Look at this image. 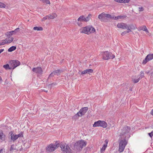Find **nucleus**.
Returning a JSON list of instances; mask_svg holds the SVG:
<instances>
[{
  "label": "nucleus",
  "mask_w": 153,
  "mask_h": 153,
  "mask_svg": "<svg viewBox=\"0 0 153 153\" xmlns=\"http://www.w3.org/2000/svg\"><path fill=\"white\" fill-rule=\"evenodd\" d=\"M113 17H114V18L113 19H114L115 20H117L120 19H124L125 18H126L127 17V16L126 15L123 16L119 15L115 17L114 16H113Z\"/></svg>",
  "instance_id": "412c9836"
},
{
  "label": "nucleus",
  "mask_w": 153,
  "mask_h": 153,
  "mask_svg": "<svg viewBox=\"0 0 153 153\" xmlns=\"http://www.w3.org/2000/svg\"><path fill=\"white\" fill-rule=\"evenodd\" d=\"M8 135L10 137V139L13 142H15L17 139H18L16 134L14 135L13 134V131L10 132Z\"/></svg>",
  "instance_id": "2eb2a0df"
},
{
  "label": "nucleus",
  "mask_w": 153,
  "mask_h": 153,
  "mask_svg": "<svg viewBox=\"0 0 153 153\" xmlns=\"http://www.w3.org/2000/svg\"><path fill=\"white\" fill-rule=\"evenodd\" d=\"M123 0H114L115 1L119 3H123Z\"/></svg>",
  "instance_id": "ea45409f"
},
{
  "label": "nucleus",
  "mask_w": 153,
  "mask_h": 153,
  "mask_svg": "<svg viewBox=\"0 0 153 153\" xmlns=\"http://www.w3.org/2000/svg\"><path fill=\"white\" fill-rule=\"evenodd\" d=\"M149 134L150 137L152 138L153 137V131H152L151 133H149Z\"/></svg>",
  "instance_id": "4c0bfd02"
},
{
  "label": "nucleus",
  "mask_w": 153,
  "mask_h": 153,
  "mask_svg": "<svg viewBox=\"0 0 153 153\" xmlns=\"http://www.w3.org/2000/svg\"><path fill=\"white\" fill-rule=\"evenodd\" d=\"M93 127H101L103 128H106L107 126L106 122L104 121L98 120L95 122L93 125Z\"/></svg>",
  "instance_id": "6e6552de"
},
{
  "label": "nucleus",
  "mask_w": 153,
  "mask_h": 153,
  "mask_svg": "<svg viewBox=\"0 0 153 153\" xmlns=\"http://www.w3.org/2000/svg\"><path fill=\"white\" fill-rule=\"evenodd\" d=\"M47 19H48V17L47 16L44 17L42 19V21H45V20H46Z\"/></svg>",
  "instance_id": "e433bc0d"
},
{
  "label": "nucleus",
  "mask_w": 153,
  "mask_h": 153,
  "mask_svg": "<svg viewBox=\"0 0 153 153\" xmlns=\"http://www.w3.org/2000/svg\"><path fill=\"white\" fill-rule=\"evenodd\" d=\"M6 5L4 3L0 2V7L1 8H5Z\"/></svg>",
  "instance_id": "72a5a7b5"
},
{
  "label": "nucleus",
  "mask_w": 153,
  "mask_h": 153,
  "mask_svg": "<svg viewBox=\"0 0 153 153\" xmlns=\"http://www.w3.org/2000/svg\"><path fill=\"white\" fill-rule=\"evenodd\" d=\"M2 42V44L3 45H5L6 44H8L7 39H5V40H2V42Z\"/></svg>",
  "instance_id": "473e14b6"
},
{
  "label": "nucleus",
  "mask_w": 153,
  "mask_h": 153,
  "mask_svg": "<svg viewBox=\"0 0 153 153\" xmlns=\"http://www.w3.org/2000/svg\"><path fill=\"white\" fill-rule=\"evenodd\" d=\"M60 147L64 153H71V150L68 145L65 143H61Z\"/></svg>",
  "instance_id": "423d86ee"
},
{
  "label": "nucleus",
  "mask_w": 153,
  "mask_h": 153,
  "mask_svg": "<svg viewBox=\"0 0 153 153\" xmlns=\"http://www.w3.org/2000/svg\"><path fill=\"white\" fill-rule=\"evenodd\" d=\"M130 0H123V3H128L129 2Z\"/></svg>",
  "instance_id": "58836bf2"
},
{
  "label": "nucleus",
  "mask_w": 153,
  "mask_h": 153,
  "mask_svg": "<svg viewBox=\"0 0 153 153\" xmlns=\"http://www.w3.org/2000/svg\"><path fill=\"white\" fill-rule=\"evenodd\" d=\"M120 139L118 151L120 152H122L123 151L125 146L127 145V142L126 139H121V138H120Z\"/></svg>",
  "instance_id": "0eeeda50"
},
{
  "label": "nucleus",
  "mask_w": 153,
  "mask_h": 153,
  "mask_svg": "<svg viewBox=\"0 0 153 153\" xmlns=\"http://www.w3.org/2000/svg\"><path fill=\"white\" fill-rule=\"evenodd\" d=\"M58 144H51L46 148V150L48 152H51L54 151L59 146Z\"/></svg>",
  "instance_id": "9d476101"
},
{
  "label": "nucleus",
  "mask_w": 153,
  "mask_h": 153,
  "mask_svg": "<svg viewBox=\"0 0 153 153\" xmlns=\"http://www.w3.org/2000/svg\"><path fill=\"white\" fill-rule=\"evenodd\" d=\"M32 71L33 72L40 75H42L43 73L42 69L41 67H39L33 68Z\"/></svg>",
  "instance_id": "f8f14e48"
},
{
  "label": "nucleus",
  "mask_w": 153,
  "mask_h": 153,
  "mask_svg": "<svg viewBox=\"0 0 153 153\" xmlns=\"http://www.w3.org/2000/svg\"><path fill=\"white\" fill-rule=\"evenodd\" d=\"M45 1L47 4H50V1L48 0H45Z\"/></svg>",
  "instance_id": "a18cd8bd"
},
{
  "label": "nucleus",
  "mask_w": 153,
  "mask_h": 153,
  "mask_svg": "<svg viewBox=\"0 0 153 153\" xmlns=\"http://www.w3.org/2000/svg\"><path fill=\"white\" fill-rule=\"evenodd\" d=\"M13 39H14L13 37H11L10 38H9V39L8 40H7V43L9 44L10 43L13 41Z\"/></svg>",
  "instance_id": "c756f323"
},
{
  "label": "nucleus",
  "mask_w": 153,
  "mask_h": 153,
  "mask_svg": "<svg viewBox=\"0 0 153 153\" xmlns=\"http://www.w3.org/2000/svg\"><path fill=\"white\" fill-rule=\"evenodd\" d=\"M48 16V19H53L57 16V15L55 13H52V14H51L49 15Z\"/></svg>",
  "instance_id": "aec40b11"
},
{
  "label": "nucleus",
  "mask_w": 153,
  "mask_h": 153,
  "mask_svg": "<svg viewBox=\"0 0 153 153\" xmlns=\"http://www.w3.org/2000/svg\"><path fill=\"white\" fill-rule=\"evenodd\" d=\"M19 29L20 28H17L14 30L7 32L5 34L6 35L7 37H9L13 35H15L19 31Z\"/></svg>",
  "instance_id": "4468645a"
},
{
  "label": "nucleus",
  "mask_w": 153,
  "mask_h": 153,
  "mask_svg": "<svg viewBox=\"0 0 153 153\" xmlns=\"http://www.w3.org/2000/svg\"><path fill=\"white\" fill-rule=\"evenodd\" d=\"M79 117H77L76 114L74 115L73 117V118L74 119H77Z\"/></svg>",
  "instance_id": "c03bdc74"
},
{
  "label": "nucleus",
  "mask_w": 153,
  "mask_h": 153,
  "mask_svg": "<svg viewBox=\"0 0 153 153\" xmlns=\"http://www.w3.org/2000/svg\"><path fill=\"white\" fill-rule=\"evenodd\" d=\"M15 149V148L14 147V145H12L11 146L10 151V152H12Z\"/></svg>",
  "instance_id": "2f4dec72"
},
{
  "label": "nucleus",
  "mask_w": 153,
  "mask_h": 153,
  "mask_svg": "<svg viewBox=\"0 0 153 153\" xmlns=\"http://www.w3.org/2000/svg\"><path fill=\"white\" fill-rule=\"evenodd\" d=\"M2 82V79L1 76H0V83H1Z\"/></svg>",
  "instance_id": "8fccbe9b"
},
{
  "label": "nucleus",
  "mask_w": 153,
  "mask_h": 153,
  "mask_svg": "<svg viewBox=\"0 0 153 153\" xmlns=\"http://www.w3.org/2000/svg\"><path fill=\"white\" fill-rule=\"evenodd\" d=\"M23 132H22L18 134H16L17 137V138H18L19 137H23Z\"/></svg>",
  "instance_id": "7c9ffc66"
},
{
  "label": "nucleus",
  "mask_w": 153,
  "mask_h": 153,
  "mask_svg": "<svg viewBox=\"0 0 153 153\" xmlns=\"http://www.w3.org/2000/svg\"><path fill=\"white\" fill-rule=\"evenodd\" d=\"M151 114L152 115H153V109H152L151 112Z\"/></svg>",
  "instance_id": "3c124183"
},
{
  "label": "nucleus",
  "mask_w": 153,
  "mask_h": 153,
  "mask_svg": "<svg viewBox=\"0 0 153 153\" xmlns=\"http://www.w3.org/2000/svg\"><path fill=\"white\" fill-rule=\"evenodd\" d=\"M0 139L2 140L4 139V135H3V133L2 130H0Z\"/></svg>",
  "instance_id": "a878e982"
},
{
  "label": "nucleus",
  "mask_w": 153,
  "mask_h": 153,
  "mask_svg": "<svg viewBox=\"0 0 153 153\" xmlns=\"http://www.w3.org/2000/svg\"><path fill=\"white\" fill-rule=\"evenodd\" d=\"M62 72V70L59 69L57 70L53 71V73L55 74V75H59Z\"/></svg>",
  "instance_id": "b1692460"
},
{
  "label": "nucleus",
  "mask_w": 153,
  "mask_h": 153,
  "mask_svg": "<svg viewBox=\"0 0 153 153\" xmlns=\"http://www.w3.org/2000/svg\"><path fill=\"white\" fill-rule=\"evenodd\" d=\"M20 62L17 60H11L10 62V69L13 70L18 66L19 65Z\"/></svg>",
  "instance_id": "1a4fd4ad"
},
{
  "label": "nucleus",
  "mask_w": 153,
  "mask_h": 153,
  "mask_svg": "<svg viewBox=\"0 0 153 153\" xmlns=\"http://www.w3.org/2000/svg\"><path fill=\"white\" fill-rule=\"evenodd\" d=\"M56 85V83H54V82H53V83H51V84H49V85Z\"/></svg>",
  "instance_id": "de8ad7c7"
},
{
  "label": "nucleus",
  "mask_w": 153,
  "mask_h": 153,
  "mask_svg": "<svg viewBox=\"0 0 153 153\" xmlns=\"http://www.w3.org/2000/svg\"><path fill=\"white\" fill-rule=\"evenodd\" d=\"M127 33V32L126 31H125L121 33V34L123 36Z\"/></svg>",
  "instance_id": "79ce46f5"
},
{
  "label": "nucleus",
  "mask_w": 153,
  "mask_h": 153,
  "mask_svg": "<svg viewBox=\"0 0 153 153\" xmlns=\"http://www.w3.org/2000/svg\"><path fill=\"white\" fill-rule=\"evenodd\" d=\"M55 75V74L53 73V72H52L49 75V76L48 77V79L49 78H50L51 77H52L53 76Z\"/></svg>",
  "instance_id": "f704fd0d"
},
{
  "label": "nucleus",
  "mask_w": 153,
  "mask_h": 153,
  "mask_svg": "<svg viewBox=\"0 0 153 153\" xmlns=\"http://www.w3.org/2000/svg\"><path fill=\"white\" fill-rule=\"evenodd\" d=\"M153 59V54H149L148 55L145 59L143 60V64H146L148 61L152 60Z\"/></svg>",
  "instance_id": "ddd939ff"
},
{
  "label": "nucleus",
  "mask_w": 153,
  "mask_h": 153,
  "mask_svg": "<svg viewBox=\"0 0 153 153\" xmlns=\"http://www.w3.org/2000/svg\"><path fill=\"white\" fill-rule=\"evenodd\" d=\"M4 49H1L0 50V54L4 51Z\"/></svg>",
  "instance_id": "09e8293b"
},
{
  "label": "nucleus",
  "mask_w": 153,
  "mask_h": 153,
  "mask_svg": "<svg viewBox=\"0 0 153 153\" xmlns=\"http://www.w3.org/2000/svg\"><path fill=\"white\" fill-rule=\"evenodd\" d=\"M16 48V46H12L8 49V52H11L15 50Z\"/></svg>",
  "instance_id": "393cba45"
},
{
  "label": "nucleus",
  "mask_w": 153,
  "mask_h": 153,
  "mask_svg": "<svg viewBox=\"0 0 153 153\" xmlns=\"http://www.w3.org/2000/svg\"><path fill=\"white\" fill-rule=\"evenodd\" d=\"M144 10V8L142 7H139V11H141Z\"/></svg>",
  "instance_id": "a19ab883"
},
{
  "label": "nucleus",
  "mask_w": 153,
  "mask_h": 153,
  "mask_svg": "<svg viewBox=\"0 0 153 153\" xmlns=\"http://www.w3.org/2000/svg\"><path fill=\"white\" fill-rule=\"evenodd\" d=\"M88 108L87 107H84L81 108L79 111V114H81L80 115H84L87 111Z\"/></svg>",
  "instance_id": "a211bd4d"
},
{
  "label": "nucleus",
  "mask_w": 153,
  "mask_h": 153,
  "mask_svg": "<svg viewBox=\"0 0 153 153\" xmlns=\"http://www.w3.org/2000/svg\"><path fill=\"white\" fill-rule=\"evenodd\" d=\"M140 30H142L145 31L147 33H149V31L148 30L146 26L145 25H143L141 26L140 27Z\"/></svg>",
  "instance_id": "5701e85b"
},
{
  "label": "nucleus",
  "mask_w": 153,
  "mask_h": 153,
  "mask_svg": "<svg viewBox=\"0 0 153 153\" xmlns=\"http://www.w3.org/2000/svg\"><path fill=\"white\" fill-rule=\"evenodd\" d=\"M108 140L107 139L105 140V143L103 144V146L100 149L101 153H103V152L105 151L107 146V144L108 143Z\"/></svg>",
  "instance_id": "f3484780"
},
{
  "label": "nucleus",
  "mask_w": 153,
  "mask_h": 153,
  "mask_svg": "<svg viewBox=\"0 0 153 153\" xmlns=\"http://www.w3.org/2000/svg\"><path fill=\"white\" fill-rule=\"evenodd\" d=\"M128 25L126 23H119L117 25V27L119 28L126 29L127 28Z\"/></svg>",
  "instance_id": "dca6fc26"
},
{
  "label": "nucleus",
  "mask_w": 153,
  "mask_h": 153,
  "mask_svg": "<svg viewBox=\"0 0 153 153\" xmlns=\"http://www.w3.org/2000/svg\"><path fill=\"white\" fill-rule=\"evenodd\" d=\"M91 14H89L88 16L86 17L84 16H82L78 18L77 20L81 22H87L91 19Z\"/></svg>",
  "instance_id": "9b49d317"
},
{
  "label": "nucleus",
  "mask_w": 153,
  "mask_h": 153,
  "mask_svg": "<svg viewBox=\"0 0 153 153\" xmlns=\"http://www.w3.org/2000/svg\"><path fill=\"white\" fill-rule=\"evenodd\" d=\"M131 128L128 126H125L121 129V132L120 133V137L121 139H126V138L130 137L129 132Z\"/></svg>",
  "instance_id": "f257e3e1"
},
{
  "label": "nucleus",
  "mask_w": 153,
  "mask_h": 153,
  "mask_svg": "<svg viewBox=\"0 0 153 153\" xmlns=\"http://www.w3.org/2000/svg\"><path fill=\"white\" fill-rule=\"evenodd\" d=\"M33 29L34 30L37 31H41L43 30V28L42 27H33Z\"/></svg>",
  "instance_id": "bb28decb"
},
{
  "label": "nucleus",
  "mask_w": 153,
  "mask_h": 153,
  "mask_svg": "<svg viewBox=\"0 0 153 153\" xmlns=\"http://www.w3.org/2000/svg\"><path fill=\"white\" fill-rule=\"evenodd\" d=\"M140 77L139 76L137 77L136 76H134L132 78V81L135 83H137L139 82L140 80Z\"/></svg>",
  "instance_id": "4be33fe9"
},
{
  "label": "nucleus",
  "mask_w": 153,
  "mask_h": 153,
  "mask_svg": "<svg viewBox=\"0 0 153 153\" xmlns=\"http://www.w3.org/2000/svg\"><path fill=\"white\" fill-rule=\"evenodd\" d=\"M151 78L153 79V71L150 74Z\"/></svg>",
  "instance_id": "49530a36"
},
{
  "label": "nucleus",
  "mask_w": 153,
  "mask_h": 153,
  "mask_svg": "<svg viewBox=\"0 0 153 153\" xmlns=\"http://www.w3.org/2000/svg\"><path fill=\"white\" fill-rule=\"evenodd\" d=\"M3 67L6 70L10 69V65H9L8 64H7L6 65H4L3 66Z\"/></svg>",
  "instance_id": "c85d7f7f"
},
{
  "label": "nucleus",
  "mask_w": 153,
  "mask_h": 153,
  "mask_svg": "<svg viewBox=\"0 0 153 153\" xmlns=\"http://www.w3.org/2000/svg\"><path fill=\"white\" fill-rule=\"evenodd\" d=\"M76 116L77 117H81L82 116V115H80L81 114H79V111L76 114Z\"/></svg>",
  "instance_id": "37998d69"
},
{
  "label": "nucleus",
  "mask_w": 153,
  "mask_h": 153,
  "mask_svg": "<svg viewBox=\"0 0 153 153\" xmlns=\"http://www.w3.org/2000/svg\"><path fill=\"white\" fill-rule=\"evenodd\" d=\"M2 45V44L1 42H0V45Z\"/></svg>",
  "instance_id": "603ef678"
},
{
  "label": "nucleus",
  "mask_w": 153,
  "mask_h": 153,
  "mask_svg": "<svg viewBox=\"0 0 153 153\" xmlns=\"http://www.w3.org/2000/svg\"><path fill=\"white\" fill-rule=\"evenodd\" d=\"M98 18L102 22H105L107 21V19H113L114 17L112 16L109 14H107L102 13L98 16Z\"/></svg>",
  "instance_id": "20e7f679"
},
{
  "label": "nucleus",
  "mask_w": 153,
  "mask_h": 153,
  "mask_svg": "<svg viewBox=\"0 0 153 153\" xmlns=\"http://www.w3.org/2000/svg\"><path fill=\"white\" fill-rule=\"evenodd\" d=\"M86 145V142L83 140H81L76 142L74 145V149L78 151L81 150Z\"/></svg>",
  "instance_id": "7ed1b4c3"
},
{
  "label": "nucleus",
  "mask_w": 153,
  "mask_h": 153,
  "mask_svg": "<svg viewBox=\"0 0 153 153\" xmlns=\"http://www.w3.org/2000/svg\"><path fill=\"white\" fill-rule=\"evenodd\" d=\"M81 33H83L87 34H90L93 33L95 31V28L92 26H86L80 30Z\"/></svg>",
  "instance_id": "f03ea898"
},
{
  "label": "nucleus",
  "mask_w": 153,
  "mask_h": 153,
  "mask_svg": "<svg viewBox=\"0 0 153 153\" xmlns=\"http://www.w3.org/2000/svg\"><path fill=\"white\" fill-rule=\"evenodd\" d=\"M102 55L103 59L104 60L112 59L115 57V56L113 55L111 53L108 51L102 52Z\"/></svg>",
  "instance_id": "39448f33"
},
{
  "label": "nucleus",
  "mask_w": 153,
  "mask_h": 153,
  "mask_svg": "<svg viewBox=\"0 0 153 153\" xmlns=\"http://www.w3.org/2000/svg\"><path fill=\"white\" fill-rule=\"evenodd\" d=\"M93 72V70L92 69H86V70L82 71L81 74H90V73H92Z\"/></svg>",
  "instance_id": "6ab92c4d"
},
{
  "label": "nucleus",
  "mask_w": 153,
  "mask_h": 153,
  "mask_svg": "<svg viewBox=\"0 0 153 153\" xmlns=\"http://www.w3.org/2000/svg\"><path fill=\"white\" fill-rule=\"evenodd\" d=\"M132 25H130L127 26V28H126L127 29V30L126 31L127 32V33H128L129 32L131 31V26H132Z\"/></svg>",
  "instance_id": "cd10ccee"
},
{
  "label": "nucleus",
  "mask_w": 153,
  "mask_h": 153,
  "mask_svg": "<svg viewBox=\"0 0 153 153\" xmlns=\"http://www.w3.org/2000/svg\"><path fill=\"white\" fill-rule=\"evenodd\" d=\"M140 77H141V78H142L144 76V73L143 72V71H141L140 72Z\"/></svg>",
  "instance_id": "c9c22d12"
}]
</instances>
